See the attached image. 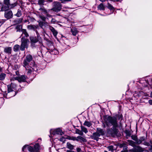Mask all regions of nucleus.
<instances>
[{
    "instance_id": "9",
    "label": "nucleus",
    "mask_w": 152,
    "mask_h": 152,
    "mask_svg": "<svg viewBox=\"0 0 152 152\" xmlns=\"http://www.w3.org/2000/svg\"><path fill=\"white\" fill-rule=\"evenodd\" d=\"M30 39L31 42L32 43H35L38 42L41 39V37H34L33 36H31L30 37Z\"/></svg>"
},
{
    "instance_id": "59",
    "label": "nucleus",
    "mask_w": 152,
    "mask_h": 152,
    "mask_svg": "<svg viewBox=\"0 0 152 152\" xmlns=\"http://www.w3.org/2000/svg\"><path fill=\"white\" fill-rule=\"evenodd\" d=\"M149 103L151 104L152 105V100H149Z\"/></svg>"
},
{
    "instance_id": "31",
    "label": "nucleus",
    "mask_w": 152,
    "mask_h": 152,
    "mask_svg": "<svg viewBox=\"0 0 152 152\" xmlns=\"http://www.w3.org/2000/svg\"><path fill=\"white\" fill-rule=\"evenodd\" d=\"M98 9L100 10H104V7L102 3H101L98 7Z\"/></svg>"
},
{
    "instance_id": "58",
    "label": "nucleus",
    "mask_w": 152,
    "mask_h": 152,
    "mask_svg": "<svg viewBox=\"0 0 152 152\" xmlns=\"http://www.w3.org/2000/svg\"><path fill=\"white\" fill-rule=\"evenodd\" d=\"M16 75H19V72L18 71H16L15 72Z\"/></svg>"
},
{
    "instance_id": "20",
    "label": "nucleus",
    "mask_w": 152,
    "mask_h": 152,
    "mask_svg": "<svg viewBox=\"0 0 152 152\" xmlns=\"http://www.w3.org/2000/svg\"><path fill=\"white\" fill-rule=\"evenodd\" d=\"M71 31L72 33V34L73 36H76L78 32V31L77 30V28H73L71 29Z\"/></svg>"
},
{
    "instance_id": "3",
    "label": "nucleus",
    "mask_w": 152,
    "mask_h": 152,
    "mask_svg": "<svg viewBox=\"0 0 152 152\" xmlns=\"http://www.w3.org/2000/svg\"><path fill=\"white\" fill-rule=\"evenodd\" d=\"M33 59L32 56L30 54L27 55L23 62V66L26 69L29 68V63Z\"/></svg>"
},
{
    "instance_id": "14",
    "label": "nucleus",
    "mask_w": 152,
    "mask_h": 152,
    "mask_svg": "<svg viewBox=\"0 0 152 152\" xmlns=\"http://www.w3.org/2000/svg\"><path fill=\"white\" fill-rule=\"evenodd\" d=\"M39 10L41 12V13H43L44 14H45L46 13H47V12H48V11L47 10L43 7H40L39 9ZM50 10H49L48 11Z\"/></svg>"
},
{
    "instance_id": "34",
    "label": "nucleus",
    "mask_w": 152,
    "mask_h": 152,
    "mask_svg": "<svg viewBox=\"0 0 152 152\" xmlns=\"http://www.w3.org/2000/svg\"><path fill=\"white\" fill-rule=\"evenodd\" d=\"M28 149L29 151L31 152H32L34 151V148L32 147L31 146H28Z\"/></svg>"
},
{
    "instance_id": "19",
    "label": "nucleus",
    "mask_w": 152,
    "mask_h": 152,
    "mask_svg": "<svg viewBox=\"0 0 152 152\" xmlns=\"http://www.w3.org/2000/svg\"><path fill=\"white\" fill-rule=\"evenodd\" d=\"M74 146L72 145L70 143L68 142L66 143V147L67 148L71 150L74 149Z\"/></svg>"
},
{
    "instance_id": "64",
    "label": "nucleus",
    "mask_w": 152,
    "mask_h": 152,
    "mask_svg": "<svg viewBox=\"0 0 152 152\" xmlns=\"http://www.w3.org/2000/svg\"><path fill=\"white\" fill-rule=\"evenodd\" d=\"M151 96L152 97V92H151V94H150Z\"/></svg>"
},
{
    "instance_id": "54",
    "label": "nucleus",
    "mask_w": 152,
    "mask_h": 152,
    "mask_svg": "<svg viewBox=\"0 0 152 152\" xmlns=\"http://www.w3.org/2000/svg\"><path fill=\"white\" fill-rule=\"evenodd\" d=\"M4 22L3 20L0 21V26L4 23Z\"/></svg>"
},
{
    "instance_id": "56",
    "label": "nucleus",
    "mask_w": 152,
    "mask_h": 152,
    "mask_svg": "<svg viewBox=\"0 0 152 152\" xmlns=\"http://www.w3.org/2000/svg\"><path fill=\"white\" fill-rule=\"evenodd\" d=\"M66 152H74V151H72V150H67L66 151Z\"/></svg>"
},
{
    "instance_id": "16",
    "label": "nucleus",
    "mask_w": 152,
    "mask_h": 152,
    "mask_svg": "<svg viewBox=\"0 0 152 152\" xmlns=\"http://www.w3.org/2000/svg\"><path fill=\"white\" fill-rule=\"evenodd\" d=\"M15 86V85L12 83H11L10 84L8 85L7 88L8 93L10 92L13 91L12 89Z\"/></svg>"
},
{
    "instance_id": "40",
    "label": "nucleus",
    "mask_w": 152,
    "mask_h": 152,
    "mask_svg": "<svg viewBox=\"0 0 152 152\" xmlns=\"http://www.w3.org/2000/svg\"><path fill=\"white\" fill-rule=\"evenodd\" d=\"M131 138L132 140L135 141L137 140V139L138 138L136 136L134 135H132L131 136Z\"/></svg>"
},
{
    "instance_id": "33",
    "label": "nucleus",
    "mask_w": 152,
    "mask_h": 152,
    "mask_svg": "<svg viewBox=\"0 0 152 152\" xmlns=\"http://www.w3.org/2000/svg\"><path fill=\"white\" fill-rule=\"evenodd\" d=\"M34 149L36 151H38L39 150V145L38 143H37L34 146Z\"/></svg>"
},
{
    "instance_id": "18",
    "label": "nucleus",
    "mask_w": 152,
    "mask_h": 152,
    "mask_svg": "<svg viewBox=\"0 0 152 152\" xmlns=\"http://www.w3.org/2000/svg\"><path fill=\"white\" fill-rule=\"evenodd\" d=\"M77 138L79 140V141H80L81 143L82 142H86L87 141V140L86 139L80 136H78Z\"/></svg>"
},
{
    "instance_id": "23",
    "label": "nucleus",
    "mask_w": 152,
    "mask_h": 152,
    "mask_svg": "<svg viewBox=\"0 0 152 152\" xmlns=\"http://www.w3.org/2000/svg\"><path fill=\"white\" fill-rule=\"evenodd\" d=\"M15 28L17 30V31L21 32L22 31L23 29H22V26L21 25H17Z\"/></svg>"
},
{
    "instance_id": "47",
    "label": "nucleus",
    "mask_w": 152,
    "mask_h": 152,
    "mask_svg": "<svg viewBox=\"0 0 152 152\" xmlns=\"http://www.w3.org/2000/svg\"><path fill=\"white\" fill-rule=\"evenodd\" d=\"M127 148V147H125L123 149V150L121 151V152H128Z\"/></svg>"
},
{
    "instance_id": "61",
    "label": "nucleus",
    "mask_w": 152,
    "mask_h": 152,
    "mask_svg": "<svg viewBox=\"0 0 152 152\" xmlns=\"http://www.w3.org/2000/svg\"><path fill=\"white\" fill-rule=\"evenodd\" d=\"M3 5H4L2 4V2L0 1V7L1 6H2V7Z\"/></svg>"
},
{
    "instance_id": "45",
    "label": "nucleus",
    "mask_w": 152,
    "mask_h": 152,
    "mask_svg": "<svg viewBox=\"0 0 152 152\" xmlns=\"http://www.w3.org/2000/svg\"><path fill=\"white\" fill-rule=\"evenodd\" d=\"M143 144L145 145H146V146H150V144L148 142H147L146 141H145L143 142Z\"/></svg>"
},
{
    "instance_id": "48",
    "label": "nucleus",
    "mask_w": 152,
    "mask_h": 152,
    "mask_svg": "<svg viewBox=\"0 0 152 152\" xmlns=\"http://www.w3.org/2000/svg\"><path fill=\"white\" fill-rule=\"evenodd\" d=\"M22 19L20 18H19V19H18L16 21H17V22L18 23H20L22 22Z\"/></svg>"
},
{
    "instance_id": "12",
    "label": "nucleus",
    "mask_w": 152,
    "mask_h": 152,
    "mask_svg": "<svg viewBox=\"0 0 152 152\" xmlns=\"http://www.w3.org/2000/svg\"><path fill=\"white\" fill-rule=\"evenodd\" d=\"M49 29L52 32L54 37H56L58 34L57 31L53 27L50 26H49Z\"/></svg>"
},
{
    "instance_id": "49",
    "label": "nucleus",
    "mask_w": 152,
    "mask_h": 152,
    "mask_svg": "<svg viewBox=\"0 0 152 152\" xmlns=\"http://www.w3.org/2000/svg\"><path fill=\"white\" fill-rule=\"evenodd\" d=\"M114 116H117V118H118V119H120L122 117V116L121 115H115Z\"/></svg>"
},
{
    "instance_id": "13",
    "label": "nucleus",
    "mask_w": 152,
    "mask_h": 152,
    "mask_svg": "<svg viewBox=\"0 0 152 152\" xmlns=\"http://www.w3.org/2000/svg\"><path fill=\"white\" fill-rule=\"evenodd\" d=\"M39 26L38 25H29L27 26V28L30 30L35 31V29L38 28Z\"/></svg>"
},
{
    "instance_id": "37",
    "label": "nucleus",
    "mask_w": 152,
    "mask_h": 152,
    "mask_svg": "<svg viewBox=\"0 0 152 152\" xmlns=\"http://www.w3.org/2000/svg\"><path fill=\"white\" fill-rule=\"evenodd\" d=\"M135 143L137 145H139L142 143V141L140 140V139H138V138L137 139V140L135 141Z\"/></svg>"
},
{
    "instance_id": "55",
    "label": "nucleus",
    "mask_w": 152,
    "mask_h": 152,
    "mask_svg": "<svg viewBox=\"0 0 152 152\" xmlns=\"http://www.w3.org/2000/svg\"><path fill=\"white\" fill-rule=\"evenodd\" d=\"M27 146V145H25L24 146H23V148H22V151H24L25 148Z\"/></svg>"
},
{
    "instance_id": "10",
    "label": "nucleus",
    "mask_w": 152,
    "mask_h": 152,
    "mask_svg": "<svg viewBox=\"0 0 152 152\" xmlns=\"http://www.w3.org/2000/svg\"><path fill=\"white\" fill-rule=\"evenodd\" d=\"M100 136L99 134L96 132L94 133L91 136V138L94 140H96L97 141L98 140L99 137Z\"/></svg>"
},
{
    "instance_id": "15",
    "label": "nucleus",
    "mask_w": 152,
    "mask_h": 152,
    "mask_svg": "<svg viewBox=\"0 0 152 152\" xmlns=\"http://www.w3.org/2000/svg\"><path fill=\"white\" fill-rule=\"evenodd\" d=\"M12 48L10 47H5L4 49V52L8 54H10L12 51Z\"/></svg>"
},
{
    "instance_id": "4",
    "label": "nucleus",
    "mask_w": 152,
    "mask_h": 152,
    "mask_svg": "<svg viewBox=\"0 0 152 152\" xmlns=\"http://www.w3.org/2000/svg\"><path fill=\"white\" fill-rule=\"evenodd\" d=\"M61 4L60 3L55 2L54 3L53 7L50 10H53L57 12L61 10Z\"/></svg>"
},
{
    "instance_id": "25",
    "label": "nucleus",
    "mask_w": 152,
    "mask_h": 152,
    "mask_svg": "<svg viewBox=\"0 0 152 152\" xmlns=\"http://www.w3.org/2000/svg\"><path fill=\"white\" fill-rule=\"evenodd\" d=\"M107 148L109 151H110L112 152L115 150L114 148V146L113 145L109 146H107Z\"/></svg>"
},
{
    "instance_id": "32",
    "label": "nucleus",
    "mask_w": 152,
    "mask_h": 152,
    "mask_svg": "<svg viewBox=\"0 0 152 152\" xmlns=\"http://www.w3.org/2000/svg\"><path fill=\"white\" fill-rule=\"evenodd\" d=\"M75 132H76V133L77 134L80 135H83V133L82 131L81 130H79L78 129H76Z\"/></svg>"
},
{
    "instance_id": "38",
    "label": "nucleus",
    "mask_w": 152,
    "mask_h": 152,
    "mask_svg": "<svg viewBox=\"0 0 152 152\" xmlns=\"http://www.w3.org/2000/svg\"><path fill=\"white\" fill-rule=\"evenodd\" d=\"M10 0H4L3 3L4 5H8L9 4Z\"/></svg>"
},
{
    "instance_id": "42",
    "label": "nucleus",
    "mask_w": 152,
    "mask_h": 152,
    "mask_svg": "<svg viewBox=\"0 0 152 152\" xmlns=\"http://www.w3.org/2000/svg\"><path fill=\"white\" fill-rule=\"evenodd\" d=\"M51 22L53 23H57L58 22L57 20H56L55 19L52 18V20L51 21Z\"/></svg>"
},
{
    "instance_id": "51",
    "label": "nucleus",
    "mask_w": 152,
    "mask_h": 152,
    "mask_svg": "<svg viewBox=\"0 0 152 152\" xmlns=\"http://www.w3.org/2000/svg\"><path fill=\"white\" fill-rule=\"evenodd\" d=\"M140 140L142 142V141H144L145 140V138L144 137H141L140 138Z\"/></svg>"
},
{
    "instance_id": "35",
    "label": "nucleus",
    "mask_w": 152,
    "mask_h": 152,
    "mask_svg": "<svg viewBox=\"0 0 152 152\" xmlns=\"http://www.w3.org/2000/svg\"><path fill=\"white\" fill-rule=\"evenodd\" d=\"M39 17L42 20L44 21H45L46 19V17L44 16L43 15H40L39 16Z\"/></svg>"
},
{
    "instance_id": "46",
    "label": "nucleus",
    "mask_w": 152,
    "mask_h": 152,
    "mask_svg": "<svg viewBox=\"0 0 152 152\" xmlns=\"http://www.w3.org/2000/svg\"><path fill=\"white\" fill-rule=\"evenodd\" d=\"M45 15H46V19L47 18V19H48V18H50L52 16V15L48 14V12Z\"/></svg>"
},
{
    "instance_id": "6",
    "label": "nucleus",
    "mask_w": 152,
    "mask_h": 152,
    "mask_svg": "<svg viewBox=\"0 0 152 152\" xmlns=\"http://www.w3.org/2000/svg\"><path fill=\"white\" fill-rule=\"evenodd\" d=\"M14 80H17L19 82H23L26 81V76L24 75H22L20 76L16 77L14 78L11 79V81H13Z\"/></svg>"
},
{
    "instance_id": "27",
    "label": "nucleus",
    "mask_w": 152,
    "mask_h": 152,
    "mask_svg": "<svg viewBox=\"0 0 152 152\" xmlns=\"http://www.w3.org/2000/svg\"><path fill=\"white\" fill-rule=\"evenodd\" d=\"M6 74L4 73H1L0 74V80H3L5 78Z\"/></svg>"
},
{
    "instance_id": "60",
    "label": "nucleus",
    "mask_w": 152,
    "mask_h": 152,
    "mask_svg": "<svg viewBox=\"0 0 152 152\" xmlns=\"http://www.w3.org/2000/svg\"><path fill=\"white\" fill-rule=\"evenodd\" d=\"M106 0H99L100 1L102 2H105Z\"/></svg>"
},
{
    "instance_id": "41",
    "label": "nucleus",
    "mask_w": 152,
    "mask_h": 152,
    "mask_svg": "<svg viewBox=\"0 0 152 152\" xmlns=\"http://www.w3.org/2000/svg\"><path fill=\"white\" fill-rule=\"evenodd\" d=\"M46 22H40L39 23V26L41 28H42L44 24L45 23H46Z\"/></svg>"
},
{
    "instance_id": "52",
    "label": "nucleus",
    "mask_w": 152,
    "mask_h": 152,
    "mask_svg": "<svg viewBox=\"0 0 152 152\" xmlns=\"http://www.w3.org/2000/svg\"><path fill=\"white\" fill-rule=\"evenodd\" d=\"M35 31L36 33L37 34V37H40L39 36V34L38 33V32L37 31V30H36V29H35V31Z\"/></svg>"
},
{
    "instance_id": "39",
    "label": "nucleus",
    "mask_w": 152,
    "mask_h": 152,
    "mask_svg": "<svg viewBox=\"0 0 152 152\" xmlns=\"http://www.w3.org/2000/svg\"><path fill=\"white\" fill-rule=\"evenodd\" d=\"M21 11L20 10H18L16 15L18 17H20L21 15Z\"/></svg>"
},
{
    "instance_id": "2",
    "label": "nucleus",
    "mask_w": 152,
    "mask_h": 152,
    "mask_svg": "<svg viewBox=\"0 0 152 152\" xmlns=\"http://www.w3.org/2000/svg\"><path fill=\"white\" fill-rule=\"evenodd\" d=\"M29 41L28 39L23 37L21 38V44L20 49L21 51H24L25 48H27L28 46Z\"/></svg>"
},
{
    "instance_id": "5",
    "label": "nucleus",
    "mask_w": 152,
    "mask_h": 152,
    "mask_svg": "<svg viewBox=\"0 0 152 152\" xmlns=\"http://www.w3.org/2000/svg\"><path fill=\"white\" fill-rule=\"evenodd\" d=\"M16 3H14L13 4H10V1H9V4H8L7 6V5H3L2 6L1 8V11H5L6 10H8L9 9H11L15 7L16 5Z\"/></svg>"
},
{
    "instance_id": "8",
    "label": "nucleus",
    "mask_w": 152,
    "mask_h": 152,
    "mask_svg": "<svg viewBox=\"0 0 152 152\" xmlns=\"http://www.w3.org/2000/svg\"><path fill=\"white\" fill-rule=\"evenodd\" d=\"M50 134L53 135L60 134L62 135L63 132H62V130L59 128L57 129H51L50 131Z\"/></svg>"
},
{
    "instance_id": "11",
    "label": "nucleus",
    "mask_w": 152,
    "mask_h": 152,
    "mask_svg": "<svg viewBox=\"0 0 152 152\" xmlns=\"http://www.w3.org/2000/svg\"><path fill=\"white\" fill-rule=\"evenodd\" d=\"M4 16L5 18L7 19L11 18L12 17V12L11 11H9L8 12H5L4 14Z\"/></svg>"
},
{
    "instance_id": "44",
    "label": "nucleus",
    "mask_w": 152,
    "mask_h": 152,
    "mask_svg": "<svg viewBox=\"0 0 152 152\" xmlns=\"http://www.w3.org/2000/svg\"><path fill=\"white\" fill-rule=\"evenodd\" d=\"M45 0H39L38 3L40 5H43Z\"/></svg>"
},
{
    "instance_id": "24",
    "label": "nucleus",
    "mask_w": 152,
    "mask_h": 152,
    "mask_svg": "<svg viewBox=\"0 0 152 152\" xmlns=\"http://www.w3.org/2000/svg\"><path fill=\"white\" fill-rule=\"evenodd\" d=\"M135 150L138 152H142L143 151V148L138 145L136 146Z\"/></svg>"
},
{
    "instance_id": "29",
    "label": "nucleus",
    "mask_w": 152,
    "mask_h": 152,
    "mask_svg": "<svg viewBox=\"0 0 152 152\" xmlns=\"http://www.w3.org/2000/svg\"><path fill=\"white\" fill-rule=\"evenodd\" d=\"M81 130L82 132H84L86 134L88 132V131L86 128L85 127L81 126H80Z\"/></svg>"
},
{
    "instance_id": "36",
    "label": "nucleus",
    "mask_w": 152,
    "mask_h": 152,
    "mask_svg": "<svg viewBox=\"0 0 152 152\" xmlns=\"http://www.w3.org/2000/svg\"><path fill=\"white\" fill-rule=\"evenodd\" d=\"M108 7H107L108 9H110V10H113L114 9V7L112 6L109 3L107 4Z\"/></svg>"
},
{
    "instance_id": "28",
    "label": "nucleus",
    "mask_w": 152,
    "mask_h": 152,
    "mask_svg": "<svg viewBox=\"0 0 152 152\" xmlns=\"http://www.w3.org/2000/svg\"><path fill=\"white\" fill-rule=\"evenodd\" d=\"M22 32V33L21 37L22 35L23 34L25 35V37H28L29 36V35L27 33L26 29H23Z\"/></svg>"
},
{
    "instance_id": "43",
    "label": "nucleus",
    "mask_w": 152,
    "mask_h": 152,
    "mask_svg": "<svg viewBox=\"0 0 152 152\" xmlns=\"http://www.w3.org/2000/svg\"><path fill=\"white\" fill-rule=\"evenodd\" d=\"M60 141L64 143L65 141V138L64 137H62L60 139Z\"/></svg>"
},
{
    "instance_id": "1",
    "label": "nucleus",
    "mask_w": 152,
    "mask_h": 152,
    "mask_svg": "<svg viewBox=\"0 0 152 152\" xmlns=\"http://www.w3.org/2000/svg\"><path fill=\"white\" fill-rule=\"evenodd\" d=\"M104 123L108 127L112 126L113 127H117L118 126L117 116H111L109 115H105L104 117Z\"/></svg>"
},
{
    "instance_id": "26",
    "label": "nucleus",
    "mask_w": 152,
    "mask_h": 152,
    "mask_svg": "<svg viewBox=\"0 0 152 152\" xmlns=\"http://www.w3.org/2000/svg\"><path fill=\"white\" fill-rule=\"evenodd\" d=\"M128 142H129V144L133 147H135L136 146V143L135 142L132 140H128Z\"/></svg>"
},
{
    "instance_id": "22",
    "label": "nucleus",
    "mask_w": 152,
    "mask_h": 152,
    "mask_svg": "<svg viewBox=\"0 0 152 152\" xmlns=\"http://www.w3.org/2000/svg\"><path fill=\"white\" fill-rule=\"evenodd\" d=\"M20 46L18 45H16L13 47V50L15 52H18L20 49Z\"/></svg>"
},
{
    "instance_id": "63",
    "label": "nucleus",
    "mask_w": 152,
    "mask_h": 152,
    "mask_svg": "<svg viewBox=\"0 0 152 152\" xmlns=\"http://www.w3.org/2000/svg\"><path fill=\"white\" fill-rule=\"evenodd\" d=\"M103 127L104 128H105L106 127L105 125L104 124V123H103Z\"/></svg>"
},
{
    "instance_id": "57",
    "label": "nucleus",
    "mask_w": 152,
    "mask_h": 152,
    "mask_svg": "<svg viewBox=\"0 0 152 152\" xmlns=\"http://www.w3.org/2000/svg\"><path fill=\"white\" fill-rule=\"evenodd\" d=\"M128 152H137L136 151V150H131L129 151Z\"/></svg>"
},
{
    "instance_id": "62",
    "label": "nucleus",
    "mask_w": 152,
    "mask_h": 152,
    "mask_svg": "<svg viewBox=\"0 0 152 152\" xmlns=\"http://www.w3.org/2000/svg\"><path fill=\"white\" fill-rule=\"evenodd\" d=\"M150 146H151V148L149 149V150H152V145H151Z\"/></svg>"
},
{
    "instance_id": "50",
    "label": "nucleus",
    "mask_w": 152,
    "mask_h": 152,
    "mask_svg": "<svg viewBox=\"0 0 152 152\" xmlns=\"http://www.w3.org/2000/svg\"><path fill=\"white\" fill-rule=\"evenodd\" d=\"M26 69L27 70V73L28 74H30L32 72L31 69L30 68Z\"/></svg>"
},
{
    "instance_id": "21",
    "label": "nucleus",
    "mask_w": 152,
    "mask_h": 152,
    "mask_svg": "<svg viewBox=\"0 0 152 152\" xmlns=\"http://www.w3.org/2000/svg\"><path fill=\"white\" fill-rule=\"evenodd\" d=\"M66 139L69 140H73V141L76 140L77 141H79V140L77 139L75 137L68 136L67 137Z\"/></svg>"
},
{
    "instance_id": "17",
    "label": "nucleus",
    "mask_w": 152,
    "mask_h": 152,
    "mask_svg": "<svg viewBox=\"0 0 152 152\" xmlns=\"http://www.w3.org/2000/svg\"><path fill=\"white\" fill-rule=\"evenodd\" d=\"M96 132L99 134L100 135H103L104 134V132L100 128H98L96 129Z\"/></svg>"
},
{
    "instance_id": "53",
    "label": "nucleus",
    "mask_w": 152,
    "mask_h": 152,
    "mask_svg": "<svg viewBox=\"0 0 152 152\" xmlns=\"http://www.w3.org/2000/svg\"><path fill=\"white\" fill-rule=\"evenodd\" d=\"M76 150L77 152H80L81 150V149L79 148H76Z\"/></svg>"
},
{
    "instance_id": "30",
    "label": "nucleus",
    "mask_w": 152,
    "mask_h": 152,
    "mask_svg": "<svg viewBox=\"0 0 152 152\" xmlns=\"http://www.w3.org/2000/svg\"><path fill=\"white\" fill-rule=\"evenodd\" d=\"M83 125L88 127H90L92 125V124L90 122L86 121L83 124Z\"/></svg>"
},
{
    "instance_id": "7",
    "label": "nucleus",
    "mask_w": 152,
    "mask_h": 152,
    "mask_svg": "<svg viewBox=\"0 0 152 152\" xmlns=\"http://www.w3.org/2000/svg\"><path fill=\"white\" fill-rule=\"evenodd\" d=\"M116 127H113L111 130L110 131H108V132L113 137L117 136L118 135V129H116Z\"/></svg>"
}]
</instances>
